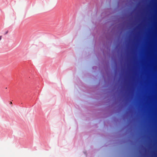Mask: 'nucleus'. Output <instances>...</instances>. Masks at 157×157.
Segmentation results:
<instances>
[{
    "instance_id": "nucleus-1",
    "label": "nucleus",
    "mask_w": 157,
    "mask_h": 157,
    "mask_svg": "<svg viewBox=\"0 0 157 157\" xmlns=\"http://www.w3.org/2000/svg\"><path fill=\"white\" fill-rule=\"evenodd\" d=\"M1 37H2V36H0V40H1Z\"/></svg>"
},
{
    "instance_id": "nucleus-2",
    "label": "nucleus",
    "mask_w": 157,
    "mask_h": 157,
    "mask_svg": "<svg viewBox=\"0 0 157 157\" xmlns=\"http://www.w3.org/2000/svg\"><path fill=\"white\" fill-rule=\"evenodd\" d=\"M10 104H12V102H10Z\"/></svg>"
}]
</instances>
